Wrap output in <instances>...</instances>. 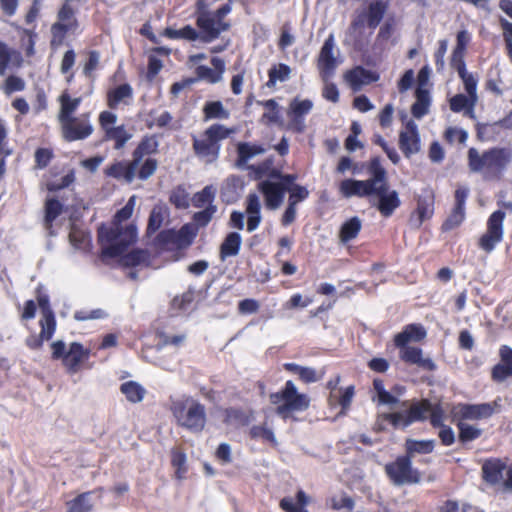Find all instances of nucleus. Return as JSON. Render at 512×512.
<instances>
[{
  "label": "nucleus",
  "mask_w": 512,
  "mask_h": 512,
  "mask_svg": "<svg viewBox=\"0 0 512 512\" xmlns=\"http://www.w3.org/2000/svg\"><path fill=\"white\" fill-rule=\"evenodd\" d=\"M135 205V196L132 195L126 205L114 215L110 225H102L98 230V242L102 245L99 259L103 264H107L110 258H116L125 253L128 246L137 241V226L129 223L123 226V222L129 220L132 216Z\"/></svg>",
  "instance_id": "obj_1"
},
{
  "label": "nucleus",
  "mask_w": 512,
  "mask_h": 512,
  "mask_svg": "<svg viewBox=\"0 0 512 512\" xmlns=\"http://www.w3.org/2000/svg\"><path fill=\"white\" fill-rule=\"evenodd\" d=\"M468 168L471 172L480 173L484 180L500 181L512 161V150L509 148H489L481 154L475 148L467 151Z\"/></svg>",
  "instance_id": "obj_2"
},
{
  "label": "nucleus",
  "mask_w": 512,
  "mask_h": 512,
  "mask_svg": "<svg viewBox=\"0 0 512 512\" xmlns=\"http://www.w3.org/2000/svg\"><path fill=\"white\" fill-rule=\"evenodd\" d=\"M231 11L229 4L219 8L215 13H201L197 18V24L201 32L198 34L191 26H185L175 30L167 28L164 34L172 39L183 38L187 40H196L200 38L205 42H210L217 38L222 31L228 29L229 24L222 21V18Z\"/></svg>",
  "instance_id": "obj_3"
},
{
  "label": "nucleus",
  "mask_w": 512,
  "mask_h": 512,
  "mask_svg": "<svg viewBox=\"0 0 512 512\" xmlns=\"http://www.w3.org/2000/svg\"><path fill=\"white\" fill-rule=\"evenodd\" d=\"M426 338L425 327L421 324H409L403 327L402 331L395 335L394 343L400 349V359L404 363L416 364L426 371H435L436 363L430 358H423V350L417 347L408 346L410 341H421Z\"/></svg>",
  "instance_id": "obj_4"
},
{
  "label": "nucleus",
  "mask_w": 512,
  "mask_h": 512,
  "mask_svg": "<svg viewBox=\"0 0 512 512\" xmlns=\"http://www.w3.org/2000/svg\"><path fill=\"white\" fill-rule=\"evenodd\" d=\"M170 411L181 428L192 434H200L207 424L206 407L200 401L185 397L171 402Z\"/></svg>",
  "instance_id": "obj_5"
},
{
  "label": "nucleus",
  "mask_w": 512,
  "mask_h": 512,
  "mask_svg": "<svg viewBox=\"0 0 512 512\" xmlns=\"http://www.w3.org/2000/svg\"><path fill=\"white\" fill-rule=\"evenodd\" d=\"M275 413L284 421L294 418L295 413L309 409L311 399L306 393H300L293 381L287 380L284 386L269 396Z\"/></svg>",
  "instance_id": "obj_6"
},
{
  "label": "nucleus",
  "mask_w": 512,
  "mask_h": 512,
  "mask_svg": "<svg viewBox=\"0 0 512 512\" xmlns=\"http://www.w3.org/2000/svg\"><path fill=\"white\" fill-rule=\"evenodd\" d=\"M273 180H261L257 184V190L263 196L264 207L275 210L281 207L284 201L288 184L296 182L297 174L280 175L274 173Z\"/></svg>",
  "instance_id": "obj_7"
},
{
  "label": "nucleus",
  "mask_w": 512,
  "mask_h": 512,
  "mask_svg": "<svg viewBox=\"0 0 512 512\" xmlns=\"http://www.w3.org/2000/svg\"><path fill=\"white\" fill-rule=\"evenodd\" d=\"M384 471L389 483L398 487L421 483L423 479L422 471L413 467V460L403 455L386 463Z\"/></svg>",
  "instance_id": "obj_8"
},
{
  "label": "nucleus",
  "mask_w": 512,
  "mask_h": 512,
  "mask_svg": "<svg viewBox=\"0 0 512 512\" xmlns=\"http://www.w3.org/2000/svg\"><path fill=\"white\" fill-rule=\"evenodd\" d=\"M52 359L62 360L69 374L77 373L81 364L89 360L90 350L86 349L79 342H72L66 350L65 343L62 340H56L51 344Z\"/></svg>",
  "instance_id": "obj_9"
},
{
  "label": "nucleus",
  "mask_w": 512,
  "mask_h": 512,
  "mask_svg": "<svg viewBox=\"0 0 512 512\" xmlns=\"http://www.w3.org/2000/svg\"><path fill=\"white\" fill-rule=\"evenodd\" d=\"M481 478L490 486H501L504 491L512 493V463L507 466L502 458L484 459Z\"/></svg>",
  "instance_id": "obj_10"
},
{
  "label": "nucleus",
  "mask_w": 512,
  "mask_h": 512,
  "mask_svg": "<svg viewBox=\"0 0 512 512\" xmlns=\"http://www.w3.org/2000/svg\"><path fill=\"white\" fill-rule=\"evenodd\" d=\"M498 400L486 403H456L450 410L452 422L481 421L487 420L500 410Z\"/></svg>",
  "instance_id": "obj_11"
},
{
  "label": "nucleus",
  "mask_w": 512,
  "mask_h": 512,
  "mask_svg": "<svg viewBox=\"0 0 512 512\" xmlns=\"http://www.w3.org/2000/svg\"><path fill=\"white\" fill-rule=\"evenodd\" d=\"M505 212L501 209L491 213L487 220V230L479 237L477 245L484 253L490 254L504 237Z\"/></svg>",
  "instance_id": "obj_12"
},
{
  "label": "nucleus",
  "mask_w": 512,
  "mask_h": 512,
  "mask_svg": "<svg viewBox=\"0 0 512 512\" xmlns=\"http://www.w3.org/2000/svg\"><path fill=\"white\" fill-rule=\"evenodd\" d=\"M462 79L467 95L456 94L450 98V109L454 112L469 114L478 101L477 79L467 71H457Z\"/></svg>",
  "instance_id": "obj_13"
},
{
  "label": "nucleus",
  "mask_w": 512,
  "mask_h": 512,
  "mask_svg": "<svg viewBox=\"0 0 512 512\" xmlns=\"http://www.w3.org/2000/svg\"><path fill=\"white\" fill-rule=\"evenodd\" d=\"M235 130H206L201 138L193 139V149L198 157L214 159L219 152V141Z\"/></svg>",
  "instance_id": "obj_14"
},
{
  "label": "nucleus",
  "mask_w": 512,
  "mask_h": 512,
  "mask_svg": "<svg viewBox=\"0 0 512 512\" xmlns=\"http://www.w3.org/2000/svg\"><path fill=\"white\" fill-rule=\"evenodd\" d=\"M335 52V43L333 35H330L324 42L317 60V67L322 80L330 79L336 67L340 63Z\"/></svg>",
  "instance_id": "obj_15"
},
{
  "label": "nucleus",
  "mask_w": 512,
  "mask_h": 512,
  "mask_svg": "<svg viewBox=\"0 0 512 512\" xmlns=\"http://www.w3.org/2000/svg\"><path fill=\"white\" fill-rule=\"evenodd\" d=\"M469 190L465 186H458L454 192V206L447 219L442 224L444 231H450L462 224L465 219V203Z\"/></svg>",
  "instance_id": "obj_16"
},
{
  "label": "nucleus",
  "mask_w": 512,
  "mask_h": 512,
  "mask_svg": "<svg viewBox=\"0 0 512 512\" xmlns=\"http://www.w3.org/2000/svg\"><path fill=\"white\" fill-rule=\"evenodd\" d=\"M374 195L378 197L377 210L384 218H389L401 205L396 190H389V184L378 185Z\"/></svg>",
  "instance_id": "obj_17"
},
{
  "label": "nucleus",
  "mask_w": 512,
  "mask_h": 512,
  "mask_svg": "<svg viewBox=\"0 0 512 512\" xmlns=\"http://www.w3.org/2000/svg\"><path fill=\"white\" fill-rule=\"evenodd\" d=\"M377 186L366 180L346 179L339 183V193L346 198L352 196L366 197L374 195Z\"/></svg>",
  "instance_id": "obj_18"
},
{
  "label": "nucleus",
  "mask_w": 512,
  "mask_h": 512,
  "mask_svg": "<svg viewBox=\"0 0 512 512\" xmlns=\"http://www.w3.org/2000/svg\"><path fill=\"white\" fill-rule=\"evenodd\" d=\"M75 170L70 169L63 175L61 171L53 168L49 170L46 178V188L49 192H59L75 183Z\"/></svg>",
  "instance_id": "obj_19"
},
{
  "label": "nucleus",
  "mask_w": 512,
  "mask_h": 512,
  "mask_svg": "<svg viewBox=\"0 0 512 512\" xmlns=\"http://www.w3.org/2000/svg\"><path fill=\"white\" fill-rule=\"evenodd\" d=\"M311 498L305 491L299 489L295 497L285 496L280 500L279 507L283 512H309Z\"/></svg>",
  "instance_id": "obj_20"
},
{
  "label": "nucleus",
  "mask_w": 512,
  "mask_h": 512,
  "mask_svg": "<svg viewBox=\"0 0 512 512\" xmlns=\"http://www.w3.org/2000/svg\"><path fill=\"white\" fill-rule=\"evenodd\" d=\"M431 401L428 398H422L412 402L408 410L403 411L405 423L410 426L412 423L425 422L431 410Z\"/></svg>",
  "instance_id": "obj_21"
},
{
  "label": "nucleus",
  "mask_w": 512,
  "mask_h": 512,
  "mask_svg": "<svg viewBox=\"0 0 512 512\" xmlns=\"http://www.w3.org/2000/svg\"><path fill=\"white\" fill-rule=\"evenodd\" d=\"M354 394V386L339 388L336 393L328 395L327 404L330 408L340 407L339 413L345 415L350 409Z\"/></svg>",
  "instance_id": "obj_22"
},
{
  "label": "nucleus",
  "mask_w": 512,
  "mask_h": 512,
  "mask_svg": "<svg viewBox=\"0 0 512 512\" xmlns=\"http://www.w3.org/2000/svg\"><path fill=\"white\" fill-rule=\"evenodd\" d=\"M414 214L417 217V226H421L426 219H430L435 207V194L431 190H425L416 201Z\"/></svg>",
  "instance_id": "obj_23"
},
{
  "label": "nucleus",
  "mask_w": 512,
  "mask_h": 512,
  "mask_svg": "<svg viewBox=\"0 0 512 512\" xmlns=\"http://www.w3.org/2000/svg\"><path fill=\"white\" fill-rule=\"evenodd\" d=\"M140 163L133 158L129 162H116L105 170L107 176H111L116 179L123 178L128 183L132 182L135 177V173L139 168Z\"/></svg>",
  "instance_id": "obj_24"
},
{
  "label": "nucleus",
  "mask_w": 512,
  "mask_h": 512,
  "mask_svg": "<svg viewBox=\"0 0 512 512\" xmlns=\"http://www.w3.org/2000/svg\"><path fill=\"white\" fill-rule=\"evenodd\" d=\"M255 419L254 411L243 410L241 408L230 407L224 410L223 422L234 426L235 428H241L248 426Z\"/></svg>",
  "instance_id": "obj_25"
},
{
  "label": "nucleus",
  "mask_w": 512,
  "mask_h": 512,
  "mask_svg": "<svg viewBox=\"0 0 512 512\" xmlns=\"http://www.w3.org/2000/svg\"><path fill=\"white\" fill-rule=\"evenodd\" d=\"M344 80L353 90H359L362 86L377 81L378 76L362 67H355L344 74Z\"/></svg>",
  "instance_id": "obj_26"
},
{
  "label": "nucleus",
  "mask_w": 512,
  "mask_h": 512,
  "mask_svg": "<svg viewBox=\"0 0 512 512\" xmlns=\"http://www.w3.org/2000/svg\"><path fill=\"white\" fill-rule=\"evenodd\" d=\"M435 449V440H416L413 438H406L404 441V454L403 456L414 459L416 454L427 455Z\"/></svg>",
  "instance_id": "obj_27"
},
{
  "label": "nucleus",
  "mask_w": 512,
  "mask_h": 512,
  "mask_svg": "<svg viewBox=\"0 0 512 512\" xmlns=\"http://www.w3.org/2000/svg\"><path fill=\"white\" fill-rule=\"evenodd\" d=\"M399 148L404 157L410 158L421 149V139L417 130H401L399 136Z\"/></svg>",
  "instance_id": "obj_28"
},
{
  "label": "nucleus",
  "mask_w": 512,
  "mask_h": 512,
  "mask_svg": "<svg viewBox=\"0 0 512 512\" xmlns=\"http://www.w3.org/2000/svg\"><path fill=\"white\" fill-rule=\"evenodd\" d=\"M242 236L236 231L229 232L224 237L219 247V257L222 261L229 257L237 256L241 250Z\"/></svg>",
  "instance_id": "obj_29"
},
{
  "label": "nucleus",
  "mask_w": 512,
  "mask_h": 512,
  "mask_svg": "<svg viewBox=\"0 0 512 512\" xmlns=\"http://www.w3.org/2000/svg\"><path fill=\"white\" fill-rule=\"evenodd\" d=\"M23 58L21 53L8 47L7 44L0 41V76H4L8 67H20Z\"/></svg>",
  "instance_id": "obj_30"
},
{
  "label": "nucleus",
  "mask_w": 512,
  "mask_h": 512,
  "mask_svg": "<svg viewBox=\"0 0 512 512\" xmlns=\"http://www.w3.org/2000/svg\"><path fill=\"white\" fill-rule=\"evenodd\" d=\"M260 210L259 196L255 193L248 194L246 198L247 231L252 232L258 228L261 222Z\"/></svg>",
  "instance_id": "obj_31"
},
{
  "label": "nucleus",
  "mask_w": 512,
  "mask_h": 512,
  "mask_svg": "<svg viewBox=\"0 0 512 512\" xmlns=\"http://www.w3.org/2000/svg\"><path fill=\"white\" fill-rule=\"evenodd\" d=\"M103 491V487H98L93 491L79 494L77 497L66 503V512H90L93 507L90 496L92 494H99V497H101Z\"/></svg>",
  "instance_id": "obj_32"
},
{
  "label": "nucleus",
  "mask_w": 512,
  "mask_h": 512,
  "mask_svg": "<svg viewBox=\"0 0 512 512\" xmlns=\"http://www.w3.org/2000/svg\"><path fill=\"white\" fill-rule=\"evenodd\" d=\"M471 39V36L469 32L465 29L461 30L457 34V44L454 48L453 55H452V66L457 71H466L465 69V63H464V54L467 44L469 43Z\"/></svg>",
  "instance_id": "obj_33"
},
{
  "label": "nucleus",
  "mask_w": 512,
  "mask_h": 512,
  "mask_svg": "<svg viewBox=\"0 0 512 512\" xmlns=\"http://www.w3.org/2000/svg\"><path fill=\"white\" fill-rule=\"evenodd\" d=\"M212 68L199 66L196 70L199 79L209 83H217L222 79L225 64L219 58H213L211 61Z\"/></svg>",
  "instance_id": "obj_34"
},
{
  "label": "nucleus",
  "mask_w": 512,
  "mask_h": 512,
  "mask_svg": "<svg viewBox=\"0 0 512 512\" xmlns=\"http://www.w3.org/2000/svg\"><path fill=\"white\" fill-rule=\"evenodd\" d=\"M196 299V290L189 287L185 292L176 295L170 302V308L177 313H186L192 310Z\"/></svg>",
  "instance_id": "obj_35"
},
{
  "label": "nucleus",
  "mask_w": 512,
  "mask_h": 512,
  "mask_svg": "<svg viewBox=\"0 0 512 512\" xmlns=\"http://www.w3.org/2000/svg\"><path fill=\"white\" fill-rule=\"evenodd\" d=\"M120 265L122 267H138L143 264H149L150 254L144 249H132L127 254H120Z\"/></svg>",
  "instance_id": "obj_36"
},
{
  "label": "nucleus",
  "mask_w": 512,
  "mask_h": 512,
  "mask_svg": "<svg viewBox=\"0 0 512 512\" xmlns=\"http://www.w3.org/2000/svg\"><path fill=\"white\" fill-rule=\"evenodd\" d=\"M366 171L370 174V179L366 180L372 182L373 185L388 184L387 171L381 164L379 157L372 158L368 164H366Z\"/></svg>",
  "instance_id": "obj_37"
},
{
  "label": "nucleus",
  "mask_w": 512,
  "mask_h": 512,
  "mask_svg": "<svg viewBox=\"0 0 512 512\" xmlns=\"http://www.w3.org/2000/svg\"><path fill=\"white\" fill-rule=\"evenodd\" d=\"M267 149L264 148L262 145L257 144H249L246 142H241L237 144V164L238 165H244L249 161L250 159L254 158L257 155L262 154Z\"/></svg>",
  "instance_id": "obj_38"
},
{
  "label": "nucleus",
  "mask_w": 512,
  "mask_h": 512,
  "mask_svg": "<svg viewBox=\"0 0 512 512\" xmlns=\"http://www.w3.org/2000/svg\"><path fill=\"white\" fill-rule=\"evenodd\" d=\"M250 171L254 172V176L256 180H262V178H267L266 180H273L274 173H278L280 175H286L280 168H276L273 166L272 158H267L266 160L258 163L257 165H252L249 167Z\"/></svg>",
  "instance_id": "obj_39"
},
{
  "label": "nucleus",
  "mask_w": 512,
  "mask_h": 512,
  "mask_svg": "<svg viewBox=\"0 0 512 512\" xmlns=\"http://www.w3.org/2000/svg\"><path fill=\"white\" fill-rule=\"evenodd\" d=\"M119 390L125 395L126 399L133 404L141 402L146 394V390L136 381H127L120 385Z\"/></svg>",
  "instance_id": "obj_40"
},
{
  "label": "nucleus",
  "mask_w": 512,
  "mask_h": 512,
  "mask_svg": "<svg viewBox=\"0 0 512 512\" xmlns=\"http://www.w3.org/2000/svg\"><path fill=\"white\" fill-rule=\"evenodd\" d=\"M361 220L359 217H352L349 220L342 223V227L339 230V240L342 243H348L354 238H357L361 231Z\"/></svg>",
  "instance_id": "obj_41"
},
{
  "label": "nucleus",
  "mask_w": 512,
  "mask_h": 512,
  "mask_svg": "<svg viewBox=\"0 0 512 512\" xmlns=\"http://www.w3.org/2000/svg\"><path fill=\"white\" fill-rule=\"evenodd\" d=\"M456 425L458 442L466 445L477 440L482 435V430L467 422H453Z\"/></svg>",
  "instance_id": "obj_42"
},
{
  "label": "nucleus",
  "mask_w": 512,
  "mask_h": 512,
  "mask_svg": "<svg viewBox=\"0 0 512 512\" xmlns=\"http://www.w3.org/2000/svg\"><path fill=\"white\" fill-rule=\"evenodd\" d=\"M386 10V2L375 0L370 3L367 14V28L374 29L382 20Z\"/></svg>",
  "instance_id": "obj_43"
},
{
  "label": "nucleus",
  "mask_w": 512,
  "mask_h": 512,
  "mask_svg": "<svg viewBox=\"0 0 512 512\" xmlns=\"http://www.w3.org/2000/svg\"><path fill=\"white\" fill-rule=\"evenodd\" d=\"M155 243L159 249L165 251L181 249L177 241L176 230H162L157 234Z\"/></svg>",
  "instance_id": "obj_44"
},
{
  "label": "nucleus",
  "mask_w": 512,
  "mask_h": 512,
  "mask_svg": "<svg viewBox=\"0 0 512 512\" xmlns=\"http://www.w3.org/2000/svg\"><path fill=\"white\" fill-rule=\"evenodd\" d=\"M63 212V205L55 198H48L44 203V225L52 227L54 220Z\"/></svg>",
  "instance_id": "obj_45"
},
{
  "label": "nucleus",
  "mask_w": 512,
  "mask_h": 512,
  "mask_svg": "<svg viewBox=\"0 0 512 512\" xmlns=\"http://www.w3.org/2000/svg\"><path fill=\"white\" fill-rule=\"evenodd\" d=\"M171 466L173 469H175V477L178 480H182L185 477V474L187 472L186 468V455L185 453L179 449L174 448L171 449Z\"/></svg>",
  "instance_id": "obj_46"
},
{
  "label": "nucleus",
  "mask_w": 512,
  "mask_h": 512,
  "mask_svg": "<svg viewBox=\"0 0 512 512\" xmlns=\"http://www.w3.org/2000/svg\"><path fill=\"white\" fill-rule=\"evenodd\" d=\"M286 193H288L287 204L294 206H297L300 202L305 201L310 195L306 186L300 185L296 182L288 184Z\"/></svg>",
  "instance_id": "obj_47"
},
{
  "label": "nucleus",
  "mask_w": 512,
  "mask_h": 512,
  "mask_svg": "<svg viewBox=\"0 0 512 512\" xmlns=\"http://www.w3.org/2000/svg\"><path fill=\"white\" fill-rule=\"evenodd\" d=\"M157 149V142L154 137H144L132 153V159L141 163L146 155H150Z\"/></svg>",
  "instance_id": "obj_48"
},
{
  "label": "nucleus",
  "mask_w": 512,
  "mask_h": 512,
  "mask_svg": "<svg viewBox=\"0 0 512 512\" xmlns=\"http://www.w3.org/2000/svg\"><path fill=\"white\" fill-rule=\"evenodd\" d=\"M249 437L253 440L261 439L264 442H268L273 447L277 445L273 431L265 425L252 426V428L249 429Z\"/></svg>",
  "instance_id": "obj_49"
},
{
  "label": "nucleus",
  "mask_w": 512,
  "mask_h": 512,
  "mask_svg": "<svg viewBox=\"0 0 512 512\" xmlns=\"http://www.w3.org/2000/svg\"><path fill=\"white\" fill-rule=\"evenodd\" d=\"M373 388L377 394L380 404L395 405L399 403V399L385 389L384 381L380 378L373 380Z\"/></svg>",
  "instance_id": "obj_50"
},
{
  "label": "nucleus",
  "mask_w": 512,
  "mask_h": 512,
  "mask_svg": "<svg viewBox=\"0 0 512 512\" xmlns=\"http://www.w3.org/2000/svg\"><path fill=\"white\" fill-rule=\"evenodd\" d=\"M132 89L129 85H121L109 94V106L114 108L120 104H126L131 98Z\"/></svg>",
  "instance_id": "obj_51"
},
{
  "label": "nucleus",
  "mask_w": 512,
  "mask_h": 512,
  "mask_svg": "<svg viewBox=\"0 0 512 512\" xmlns=\"http://www.w3.org/2000/svg\"><path fill=\"white\" fill-rule=\"evenodd\" d=\"M416 102L412 106L413 116L421 118L428 112L430 104L429 92H423L421 89L415 92Z\"/></svg>",
  "instance_id": "obj_52"
},
{
  "label": "nucleus",
  "mask_w": 512,
  "mask_h": 512,
  "mask_svg": "<svg viewBox=\"0 0 512 512\" xmlns=\"http://www.w3.org/2000/svg\"><path fill=\"white\" fill-rule=\"evenodd\" d=\"M196 234L197 230L191 224H184L180 230H176L179 247H189L193 243Z\"/></svg>",
  "instance_id": "obj_53"
},
{
  "label": "nucleus",
  "mask_w": 512,
  "mask_h": 512,
  "mask_svg": "<svg viewBox=\"0 0 512 512\" xmlns=\"http://www.w3.org/2000/svg\"><path fill=\"white\" fill-rule=\"evenodd\" d=\"M204 114L206 119H226L229 116L220 101L208 102L204 106Z\"/></svg>",
  "instance_id": "obj_54"
},
{
  "label": "nucleus",
  "mask_w": 512,
  "mask_h": 512,
  "mask_svg": "<svg viewBox=\"0 0 512 512\" xmlns=\"http://www.w3.org/2000/svg\"><path fill=\"white\" fill-rule=\"evenodd\" d=\"M367 27V14L366 11H361L354 18L349 28L350 35L355 39L359 40L364 35L365 28Z\"/></svg>",
  "instance_id": "obj_55"
},
{
  "label": "nucleus",
  "mask_w": 512,
  "mask_h": 512,
  "mask_svg": "<svg viewBox=\"0 0 512 512\" xmlns=\"http://www.w3.org/2000/svg\"><path fill=\"white\" fill-rule=\"evenodd\" d=\"M291 69L285 64H278L269 71V86H274L277 82H284L289 79Z\"/></svg>",
  "instance_id": "obj_56"
},
{
  "label": "nucleus",
  "mask_w": 512,
  "mask_h": 512,
  "mask_svg": "<svg viewBox=\"0 0 512 512\" xmlns=\"http://www.w3.org/2000/svg\"><path fill=\"white\" fill-rule=\"evenodd\" d=\"M40 335L46 340H51L56 328V320L54 314L42 315L39 321Z\"/></svg>",
  "instance_id": "obj_57"
},
{
  "label": "nucleus",
  "mask_w": 512,
  "mask_h": 512,
  "mask_svg": "<svg viewBox=\"0 0 512 512\" xmlns=\"http://www.w3.org/2000/svg\"><path fill=\"white\" fill-rule=\"evenodd\" d=\"M76 28H66L65 24L54 23L51 27L52 39L51 44L53 46H60L65 37L69 33H73Z\"/></svg>",
  "instance_id": "obj_58"
},
{
  "label": "nucleus",
  "mask_w": 512,
  "mask_h": 512,
  "mask_svg": "<svg viewBox=\"0 0 512 512\" xmlns=\"http://www.w3.org/2000/svg\"><path fill=\"white\" fill-rule=\"evenodd\" d=\"M61 102V112H60V119L62 121H67L70 118V115L73 113V111L76 109V107L79 104V99H71L67 94H63L60 97Z\"/></svg>",
  "instance_id": "obj_59"
},
{
  "label": "nucleus",
  "mask_w": 512,
  "mask_h": 512,
  "mask_svg": "<svg viewBox=\"0 0 512 512\" xmlns=\"http://www.w3.org/2000/svg\"><path fill=\"white\" fill-rule=\"evenodd\" d=\"M429 423L434 428L447 425L444 423L445 420V411L440 403H432L431 410H429Z\"/></svg>",
  "instance_id": "obj_60"
},
{
  "label": "nucleus",
  "mask_w": 512,
  "mask_h": 512,
  "mask_svg": "<svg viewBox=\"0 0 512 512\" xmlns=\"http://www.w3.org/2000/svg\"><path fill=\"white\" fill-rule=\"evenodd\" d=\"M215 198V192L211 186H206L201 192L194 194L193 205L194 207H204L212 205V201Z\"/></svg>",
  "instance_id": "obj_61"
},
{
  "label": "nucleus",
  "mask_w": 512,
  "mask_h": 512,
  "mask_svg": "<svg viewBox=\"0 0 512 512\" xmlns=\"http://www.w3.org/2000/svg\"><path fill=\"white\" fill-rule=\"evenodd\" d=\"M69 0H66L68 2ZM56 23L65 24L66 28H76L77 22L74 17V12L70 6L65 3L58 12V20Z\"/></svg>",
  "instance_id": "obj_62"
},
{
  "label": "nucleus",
  "mask_w": 512,
  "mask_h": 512,
  "mask_svg": "<svg viewBox=\"0 0 512 512\" xmlns=\"http://www.w3.org/2000/svg\"><path fill=\"white\" fill-rule=\"evenodd\" d=\"M217 207L209 205L205 209L195 212L193 215V221L198 227H205L212 219L213 214L216 213Z\"/></svg>",
  "instance_id": "obj_63"
},
{
  "label": "nucleus",
  "mask_w": 512,
  "mask_h": 512,
  "mask_svg": "<svg viewBox=\"0 0 512 512\" xmlns=\"http://www.w3.org/2000/svg\"><path fill=\"white\" fill-rule=\"evenodd\" d=\"M331 508L336 511L346 509L351 512L354 509V500L351 496L344 493L339 498L333 497L331 499Z\"/></svg>",
  "instance_id": "obj_64"
}]
</instances>
